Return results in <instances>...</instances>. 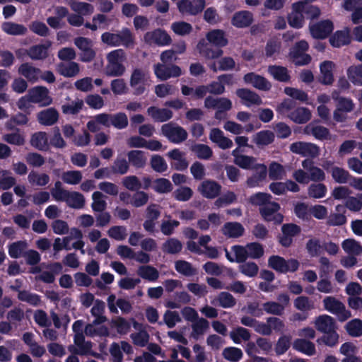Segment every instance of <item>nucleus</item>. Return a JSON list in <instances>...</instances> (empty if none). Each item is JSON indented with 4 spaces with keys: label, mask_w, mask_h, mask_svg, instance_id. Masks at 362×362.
I'll return each mask as SVG.
<instances>
[{
    "label": "nucleus",
    "mask_w": 362,
    "mask_h": 362,
    "mask_svg": "<svg viewBox=\"0 0 362 362\" xmlns=\"http://www.w3.org/2000/svg\"><path fill=\"white\" fill-rule=\"evenodd\" d=\"M144 41L149 45L163 47L170 44L171 37L165 30L156 29L147 32L144 36Z\"/></svg>",
    "instance_id": "nucleus-8"
},
{
    "label": "nucleus",
    "mask_w": 362,
    "mask_h": 362,
    "mask_svg": "<svg viewBox=\"0 0 362 362\" xmlns=\"http://www.w3.org/2000/svg\"><path fill=\"white\" fill-rule=\"evenodd\" d=\"M161 132L170 141L174 144H180L187 138V132L182 127L170 122L161 127Z\"/></svg>",
    "instance_id": "nucleus-6"
},
{
    "label": "nucleus",
    "mask_w": 362,
    "mask_h": 362,
    "mask_svg": "<svg viewBox=\"0 0 362 362\" xmlns=\"http://www.w3.org/2000/svg\"><path fill=\"white\" fill-rule=\"evenodd\" d=\"M293 347L296 351L310 356L316 352L315 344L305 339H296L293 343Z\"/></svg>",
    "instance_id": "nucleus-36"
},
{
    "label": "nucleus",
    "mask_w": 362,
    "mask_h": 362,
    "mask_svg": "<svg viewBox=\"0 0 362 362\" xmlns=\"http://www.w3.org/2000/svg\"><path fill=\"white\" fill-rule=\"evenodd\" d=\"M349 30L346 28L341 31H337L329 39L333 47H339L350 42Z\"/></svg>",
    "instance_id": "nucleus-38"
},
{
    "label": "nucleus",
    "mask_w": 362,
    "mask_h": 362,
    "mask_svg": "<svg viewBox=\"0 0 362 362\" xmlns=\"http://www.w3.org/2000/svg\"><path fill=\"white\" fill-rule=\"evenodd\" d=\"M268 265L274 270L280 273L294 272L299 267V262L295 259L286 260L284 258L273 255L268 259Z\"/></svg>",
    "instance_id": "nucleus-4"
},
{
    "label": "nucleus",
    "mask_w": 362,
    "mask_h": 362,
    "mask_svg": "<svg viewBox=\"0 0 362 362\" xmlns=\"http://www.w3.org/2000/svg\"><path fill=\"white\" fill-rule=\"evenodd\" d=\"M282 236L280 238V243L288 247L292 243L293 238L300 233V228L293 223L284 224L281 228Z\"/></svg>",
    "instance_id": "nucleus-25"
},
{
    "label": "nucleus",
    "mask_w": 362,
    "mask_h": 362,
    "mask_svg": "<svg viewBox=\"0 0 362 362\" xmlns=\"http://www.w3.org/2000/svg\"><path fill=\"white\" fill-rule=\"evenodd\" d=\"M231 251L233 255L226 250V256L231 262H243L248 258L246 246L235 245L232 247Z\"/></svg>",
    "instance_id": "nucleus-33"
},
{
    "label": "nucleus",
    "mask_w": 362,
    "mask_h": 362,
    "mask_svg": "<svg viewBox=\"0 0 362 362\" xmlns=\"http://www.w3.org/2000/svg\"><path fill=\"white\" fill-rule=\"evenodd\" d=\"M333 180L340 184L346 183L350 177L349 173L344 168L334 166L330 170Z\"/></svg>",
    "instance_id": "nucleus-60"
},
{
    "label": "nucleus",
    "mask_w": 362,
    "mask_h": 362,
    "mask_svg": "<svg viewBox=\"0 0 362 362\" xmlns=\"http://www.w3.org/2000/svg\"><path fill=\"white\" fill-rule=\"evenodd\" d=\"M107 60L105 73L107 76H121L124 74L126 69L124 62L126 60V54L124 50L118 49L109 52Z\"/></svg>",
    "instance_id": "nucleus-2"
},
{
    "label": "nucleus",
    "mask_w": 362,
    "mask_h": 362,
    "mask_svg": "<svg viewBox=\"0 0 362 362\" xmlns=\"http://www.w3.org/2000/svg\"><path fill=\"white\" fill-rule=\"evenodd\" d=\"M197 49L201 55L209 59L218 58L223 54V51L220 48L211 47L204 40H201L198 42Z\"/></svg>",
    "instance_id": "nucleus-24"
},
{
    "label": "nucleus",
    "mask_w": 362,
    "mask_h": 362,
    "mask_svg": "<svg viewBox=\"0 0 362 362\" xmlns=\"http://www.w3.org/2000/svg\"><path fill=\"white\" fill-rule=\"evenodd\" d=\"M64 202L69 207L74 209H81L85 204L83 195L77 192H69Z\"/></svg>",
    "instance_id": "nucleus-44"
},
{
    "label": "nucleus",
    "mask_w": 362,
    "mask_h": 362,
    "mask_svg": "<svg viewBox=\"0 0 362 362\" xmlns=\"http://www.w3.org/2000/svg\"><path fill=\"white\" fill-rule=\"evenodd\" d=\"M71 9L81 16H90L94 12V6L88 3L78 0H66Z\"/></svg>",
    "instance_id": "nucleus-31"
},
{
    "label": "nucleus",
    "mask_w": 362,
    "mask_h": 362,
    "mask_svg": "<svg viewBox=\"0 0 362 362\" xmlns=\"http://www.w3.org/2000/svg\"><path fill=\"white\" fill-rule=\"evenodd\" d=\"M327 192V187L322 183L311 184L308 188V194L314 199H321L325 197Z\"/></svg>",
    "instance_id": "nucleus-56"
},
{
    "label": "nucleus",
    "mask_w": 362,
    "mask_h": 362,
    "mask_svg": "<svg viewBox=\"0 0 362 362\" xmlns=\"http://www.w3.org/2000/svg\"><path fill=\"white\" fill-rule=\"evenodd\" d=\"M209 139L216 144L222 149L230 148L233 146V141L229 138L225 136L224 133L218 128H213L209 133Z\"/></svg>",
    "instance_id": "nucleus-21"
},
{
    "label": "nucleus",
    "mask_w": 362,
    "mask_h": 362,
    "mask_svg": "<svg viewBox=\"0 0 362 362\" xmlns=\"http://www.w3.org/2000/svg\"><path fill=\"white\" fill-rule=\"evenodd\" d=\"M147 112L153 120L159 122L168 121L173 117L172 111L166 108L151 107L148 109Z\"/></svg>",
    "instance_id": "nucleus-37"
},
{
    "label": "nucleus",
    "mask_w": 362,
    "mask_h": 362,
    "mask_svg": "<svg viewBox=\"0 0 362 362\" xmlns=\"http://www.w3.org/2000/svg\"><path fill=\"white\" fill-rule=\"evenodd\" d=\"M82 173L79 170H69L62 175V179L64 182L69 185H78L82 180Z\"/></svg>",
    "instance_id": "nucleus-63"
},
{
    "label": "nucleus",
    "mask_w": 362,
    "mask_h": 362,
    "mask_svg": "<svg viewBox=\"0 0 362 362\" xmlns=\"http://www.w3.org/2000/svg\"><path fill=\"white\" fill-rule=\"evenodd\" d=\"M167 156L172 160L171 165L177 170H182L187 168L188 163L185 158V154L179 149L175 148L167 153Z\"/></svg>",
    "instance_id": "nucleus-28"
},
{
    "label": "nucleus",
    "mask_w": 362,
    "mask_h": 362,
    "mask_svg": "<svg viewBox=\"0 0 362 362\" xmlns=\"http://www.w3.org/2000/svg\"><path fill=\"white\" fill-rule=\"evenodd\" d=\"M232 156L234 157V163L240 168L243 169H254L255 174L248 178L247 183L250 187L259 186L267 176V168L264 164L257 163L255 158L252 156L239 154L238 148L232 151Z\"/></svg>",
    "instance_id": "nucleus-1"
},
{
    "label": "nucleus",
    "mask_w": 362,
    "mask_h": 362,
    "mask_svg": "<svg viewBox=\"0 0 362 362\" xmlns=\"http://www.w3.org/2000/svg\"><path fill=\"white\" fill-rule=\"evenodd\" d=\"M50 46L51 43L49 42L45 45L33 46L28 51V54L32 59H45L47 56V49Z\"/></svg>",
    "instance_id": "nucleus-47"
},
{
    "label": "nucleus",
    "mask_w": 362,
    "mask_h": 362,
    "mask_svg": "<svg viewBox=\"0 0 362 362\" xmlns=\"http://www.w3.org/2000/svg\"><path fill=\"white\" fill-rule=\"evenodd\" d=\"M205 4V0H181L177 6L182 14L196 15L202 11Z\"/></svg>",
    "instance_id": "nucleus-13"
},
{
    "label": "nucleus",
    "mask_w": 362,
    "mask_h": 362,
    "mask_svg": "<svg viewBox=\"0 0 362 362\" xmlns=\"http://www.w3.org/2000/svg\"><path fill=\"white\" fill-rule=\"evenodd\" d=\"M16 183V179L11 173L6 170L0 169V189L6 190L11 188Z\"/></svg>",
    "instance_id": "nucleus-59"
},
{
    "label": "nucleus",
    "mask_w": 362,
    "mask_h": 362,
    "mask_svg": "<svg viewBox=\"0 0 362 362\" xmlns=\"http://www.w3.org/2000/svg\"><path fill=\"white\" fill-rule=\"evenodd\" d=\"M290 151L304 157L316 158L320 154V148L315 144L303 141L294 142L290 146Z\"/></svg>",
    "instance_id": "nucleus-9"
},
{
    "label": "nucleus",
    "mask_w": 362,
    "mask_h": 362,
    "mask_svg": "<svg viewBox=\"0 0 362 362\" xmlns=\"http://www.w3.org/2000/svg\"><path fill=\"white\" fill-rule=\"evenodd\" d=\"M84 104L81 99H76L62 106V112L65 115H76L83 108Z\"/></svg>",
    "instance_id": "nucleus-58"
},
{
    "label": "nucleus",
    "mask_w": 362,
    "mask_h": 362,
    "mask_svg": "<svg viewBox=\"0 0 362 362\" xmlns=\"http://www.w3.org/2000/svg\"><path fill=\"white\" fill-rule=\"evenodd\" d=\"M322 303L325 310L337 315L341 322L346 321L351 317V312L346 308L344 304L333 296H326Z\"/></svg>",
    "instance_id": "nucleus-3"
},
{
    "label": "nucleus",
    "mask_w": 362,
    "mask_h": 362,
    "mask_svg": "<svg viewBox=\"0 0 362 362\" xmlns=\"http://www.w3.org/2000/svg\"><path fill=\"white\" fill-rule=\"evenodd\" d=\"M209 322L204 318H198L192 324L191 337L197 339L199 337L203 335L209 329Z\"/></svg>",
    "instance_id": "nucleus-40"
},
{
    "label": "nucleus",
    "mask_w": 362,
    "mask_h": 362,
    "mask_svg": "<svg viewBox=\"0 0 362 362\" xmlns=\"http://www.w3.org/2000/svg\"><path fill=\"white\" fill-rule=\"evenodd\" d=\"M280 206L278 203L269 202L266 206L259 209L260 214L267 221H273L274 223H281L283 221V216L278 213Z\"/></svg>",
    "instance_id": "nucleus-14"
},
{
    "label": "nucleus",
    "mask_w": 362,
    "mask_h": 362,
    "mask_svg": "<svg viewBox=\"0 0 362 362\" xmlns=\"http://www.w3.org/2000/svg\"><path fill=\"white\" fill-rule=\"evenodd\" d=\"M129 162L136 168H143L147 160L144 151L140 150L130 151L127 154Z\"/></svg>",
    "instance_id": "nucleus-45"
},
{
    "label": "nucleus",
    "mask_w": 362,
    "mask_h": 362,
    "mask_svg": "<svg viewBox=\"0 0 362 362\" xmlns=\"http://www.w3.org/2000/svg\"><path fill=\"white\" fill-rule=\"evenodd\" d=\"M302 167L308 173L310 181L322 182L325 180V172L321 168L315 166L313 160L309 159L303 160Z\"/></svg>",
    "instance_id": "nucleus-19"
},
{
    "label": "nucleus",
    "mask_w": 362,
    "mask_h": 362,
    "mask_svg": "<svg viewBox=\"0 0 362 362\" xmlns=\"http://www.w3.org/2000/svg\"><path fill=\"white\" fill-rule=\"evenodd\" d=\"M30 144L35 148L44 151L48 148V139L45 132H39L32 135Z\"/></svg>",
    "instance_id": "nucleus-48"
},
{
    "label": "nucleus",
    "mask_w": 362,
    "mask_h": 362,
    "mask_svg": "<svg viewBox=\"0 0 362 362\" xmlns=\"http://www.w3.org/2000/svg\"><path fill=\"white\" fill-rule=\"evenodd\" d=\"M223 234L229 238H238L243 235L244 228L239 223H226L223 228Z\"/></svg>",
    "instance_id": "nucleus-46"
},
{
    "label": "nucleus",
    "mask_w": 362,
    "mask_h": 362,
    "mask_svg": "<svg viewBox=\"0 0 362 362\" xmlns=\"http://www.w3.org/2000/svg\"><path fill=\"white\" fill-rule=\"evenodd\" d=\"M218 304L224 308H230L236 304L235 298L228 292H221L218 296L211 301L212 304Z\"/></svg>",
    "instance_id": "nucleus-42"
},
{
    "label": "nucleus",
    "mask_w": 362,
    "mask_h": 362,
    "mask_svg": "<svg viewBox=\"0 0 362 362\" xmlns=\"http://www.w3.org/2000/svg\"><path fill=\"white\" fill-rule=\"evenodd\" d=\"M208 42L216 47H224L228 44V40L226 37L224 31L215 29L209 31L206 35Z\"/></svg>",
    "instance_id": "nucleus-34"
},
{
    "label": "nucleus",
    "mask_w": 362,
    "mask_h": 362,
    "mask_svg": "<svg viewBox=\"0 0 362 362\" xmlns=\"http://www.w3.org/2000/svg\"><path fill=\"white\" fill-rule=\"evenodd\" d=\"M105 304L103 301L96 299L90 310L91 315L95 317V323H104L107 318L103 315Z\"/></svg>",
    "instance_id": "nucleus-43"
},
{
    "label": "nucleus",
    "mask_w": 362,
    "mask_h": 362,
    "mask_svg": "<svg viewBox=\"0 0 362 362\" xmlns=\"http://www.w3.org/2000/svg\"><path fill=\"white\" fill-rule=\"evenodd\" d=\"M29 97L33 103L40 106H47L52 103V99L49 95V90L43 86H36L29 90Z\"/></svg>",
    "instance_id": "nucleus-15"
},
{
    "label": "nucleus",
    "mask_w": 362,
    "mask_h": 362,
    "mask_svg": "<svg viewBox=\"0 0 362 362\" xmlns=\"http://www.w3.org/2000/svg\"><path fill=\"white\" fill-rule=\"evenodd\" d=\"M310 34L316 39L326 38L333 30L334 25L330 20H323L309 25Z\"/></svg>",
    "instance_id": "nucleus-12"
},
{
    "label": "nucleus",
    "mask_w": 362,
    "mask_h": 362,
    "mask_svg": "<svg viewBox=\"0 0 362 362\" xmlns=\"http://www.w3.org/2000/svg\"><path fill=\"white\" fill-rule=\"evenodd\" d=\"M175 268L178 273L186 276H190L196 274V269L189 262L185 260L176 261Z\"/></svg>",
    "instance_id": "nucleus-61"
},
{
    "label": "nucleus",
    "mask_w": 362,
    "mask_h": 362,
    "mask_svg": "<svg viewBox=\"0 0 362 362\" xmlns=\"http://www.w3.org/2000/svg\"><path fill=\"white\" fill-rule=\"evenodd\" d=\"M349 79L356 86H362L361 66H351L347 70Z\"/></svg>",
    "instance_id": "nucleus-64"
},
{
    "label": "nucleus",
    "mask_w": 362,
    "mask_h": 362,
    "mask_svg": "<svg viewBox=\"0 0 362 362\" xmlns=\"http://www.w3.org/2000/svg\"><path fill=\"white\" fill-rule=\"evenodd\" d=\"M91 208L93 211L101 212L107 208L106 197L100 191L92 194Z\"/></svg>",
    "instance_id": "nucleus-50"
},
{
    "label": "nucleus",
    "mask_w": 362,
    "mask_h": 362,
    "mask_svg": "<svg viewBox=\"0 0 362 362\" xmlns=\"http://www.w3.org/2000/svg\"><path fill=\"white\" fill-rule=\"evenodd\" d=\"M243 80L246 84L251 85L254 88L264 91H268L272 88V83L264 77L257 74L254 72H250L245 74Z\"/></svg>",
    "instance_id": "nucleus-17"
},
{
    "label": "nucleus",
    "mask_w": 362,
    "mask_h": 362,
    "mask_svg": "<svg viewBox=\"0 0 362 362\" xmlns=\"http://www.w3.org/2000/svg\"><path fill=\"white\" fill-rule=\"evenodd\" d=\"M75 45L81 50L80 59L82 62H89L95 57L93 49V42L86 37H78L74 40Z\"/></svg>",
    "instance_id": "nucleus-11"
},
{
    "label": "nucleus",
    "mask_w": 362,
    "mask_h": 362,
    "mask_svg": "<svg viewBox=\"0 0 362 362\" xmlns=\"http://www.w3.org/2000/svg\"><path fill=\"white\" fill-rule=\"evenodd\" d=\"M148 79L149 76L146 71L139 69L133 71L130 78V86L134 88L135 94L140 95L144 92L146 86L149 85Z\"/></svg>",
    "instance_id": "nucleus-10"
},
{
    "label": "nucleus",
    "mask_w": 362,
    "mask_h": 362,
    "mask_svg": "<svg viewBox=\"0 0 362 362\" xmlns=\"http://www.w3.org/2000/svg\"><path fill=\"white\" fill-rule=\"evenodd\" d=\"M304 133L306 134H312L315 139L318 140H328L331 139L332 136L327 128L309 124L304 128Z\"/></svg>",
    "instance_id": "nucleus-26"
},
{
    "label": "nucleus",
    "mask_w": 362,
    "mask_h": 362,
    "mask_svg": "<svg viewBox=\"0 0 362 362\" xmlns=\"http://www.w3.org/2000/svg\"><path fill=\"white\" fill-rule=\"evenodd\" d=\"M347 333L353 337H358L362 335V320L358 318L353 319L345 325Z\"/></svg>",
    "instance_id": "nucleus-54"
},
{
    "label": "nucleus",
    "mask_w": 362,
    "mask_h": 362,
    "mask_svg": "<svg viewBox=\"0 0 362 362\" xmlns=\"http://www.w3.org/2000/svg\"><path fill=\"white\" fill-rule=\"evenodd\" d=\"M269 74L276 81L288 82L290 80V75L286 68L280 66H269Z\"/></svg>",
    "instance_id": "nucleus-41"
},
{
    "label": "nucleus",
    "mask_w": 362,
    "mask_h": 362,
    "mask_svg": "<svg viewBox=\"0 0 362 362\" xmlns=\"http://www.w3.org/2000/svg\"><path fill=\"white\" fill-rule=\"evenodd\" d=\"M153 71L156 76L160 81L179 77L182 74L181 68L175 64L166 66L164 64L158 63L153 66Z\"/></svg>",
    "instance_id": "nucleus-7"
},
{
    "label": "nucleus",
    "mask_w": 362,
    "mask_h": 362,
    "mask_svg": "<svg viewBox=\"0 0 362 362\" xmlns=\"http://www.w3.org/2000/svg\"><path fill=\"white\" fill-rule=\"evenodd\" d=\"M303 2L298 1L292 4V11L288 16L289 25L295 28H300L304 25Z\"/></svg>",
    "instance_id": "nucleus-16"
},
{
    "label": "nucleus",
    "mask_w": 362,
    "mask_h": 362,
    "mask_svg": "<svg viewBox=\"0 0 362 362\" xmlns=\"http://www.w3.org/2000/svg\"><path fill=\"white\" fill-rule=\"evenodd\" d=\"M344 210L342 205H337L336 206V211L337 213H334L329 215L327 218V223L330 226H341L346 222V218L340 212Z\"/></svg>",
    "instance_id": "nucleus-57"
},
{
    "label": "nucleus",
    "mask_w": 362,
    "mask_h": 362,
    "mask_svg": "<svg viewBox=\"0 0 362 362\" xmlns=\"http://www.w3.org/2000/svg\"><path fill=\"white\" fill-rule=\"evenodd\" d=\"M253 21L252 14L247 11H241L235 13L232 18V25L236 28H246Z\"/></svg>",
    "instance_id": "nucleus-30"
},
{
    "label": "nucleus",
    "mask_w": 362,
    "mask_h": 362,
    "mask_svg": "<svg viewBox=\"0 0 362 362\" xmlns=\"http://www.w3.org/2000/svg\"><path fill=\"white\" fill-rule=\"evenodd\" d=\"M250 332L242 327H238L230 332V337L235 344H240L243 341H246L250 339Z\"/></svg>",
    "instance_id": "nucleus-52"
},
{
    "label": "nucleus",
    "mask_w": 362,
    "mask_h": 362,
    "mask_svg": "<svg viewBox=\"0 0 362 362\" xmlns=\"http://www.w3.org/2000/svg\"><path fill=\"white\" fill-rule=\"evenodd\" d=\"M57 71L64 77L71 78L78 74L80 67L78 64L74 62L60 63L57 65Z\"/></svg>",
    "instance_id": "nucleus-32"
},
{
    "label": "nucleus",
    "mask_w": 362,
    "mask_h": 362,
    "mask_svg": "<svg viewBox=\"0 0 362 362\" xmlns=\"http://www.w3.org/2000/svg\"><path fill=\"white\" fill-rule=\"evenodd\" d=\"M85 333L87 336H105L108 334V329L103 325V323H95V320L92 323L88 324L85 327Z\"/></svg>",
    "instance_id": "nucleus-51"
},
{
    "label": "nucleus",
    "mask_w": 362,
    "mask_h": 362,
    "mask_svg": "<svg viewBox=\"0 0 362 362\" xmlns=\"http://www.w3.org/2000/svg\"><path fill=\"white\" fill-rule=\"evenodd\" d=\"M274 134L269 130L260 131L252 136L253 142L258 146H267L273 142Z\"/></svg>",
    "instance_id": "nucleus-39"
},
{
    "label": "nucleus",
    "mask_w": 362,
    "mask_h": 362,
    "mask_svg": "<svg viewBox=\"0 0 362 362\" xmlns=\"http://www.w3.org/2000/svg\"><path fill=\"white\" fill-rule=\"evenodd\" d=\"M37 117L41 124L51 126L57 122L59 112L56 109L50 107L40 112Z\"/></svg>",
    "instance_id": "nucleus-29"
},
{
    "label": "nucleus",
    "mask_w": 362,
    "mask_h": 362,
    "mask_svg": "<svg viewBox=\"0 0 362 362\" xmlns=\"http://www.w3.org/2000/svg\"><path fill=\"white\" fill-rule=\"evenodd\" d=\"M206 108L216 109L215 118L222 119L224 117V112L229 111L232 108V102L226 98H213L207 97L204 101Z\"/></svg>",
    "instance_id": "nucleus-5"
},
{
    "label": "nucleus",
    "mask_w": 362,
    "mask_h": 362,
    "mask_svg": "<svg viewBox=\"0 0 362 362\" xmlns=\"http://www.w3.org/2000/svg\"><path fill=\"white\" fill-rule=\"evenodd\" d=\"M236 94L247 107H250L253 105H259L262 103V100L259 95L249 89H238Z\"/></svg>",
    "instance_id": "nucleus-20"
},
{
    "label": "nucleus",
    "mask_w": 362,
    "mask_h": 362,
    "mask_svg": "<svg viewBox=\"0 0 362 362\" xmlns=\"http://www.w3.org/2000/svg\"><path fill=\"white\" fill-rule=\"evenodd\" d=\"M311 112L306 107H300L291 111L288 117L297 124H304L311 118Z\"/></svg>",
    "instance_id": "nucleus-35"
},
{
    "label": "nucleus",
    "mask_w": 362,
    "mask_h": 362,
    "mask_svg": "<svg viewBox=\"0 0 362 362\" xmlns=\"http://www.w3.org/2000/svg\"><path fill=\"white\" fill-rule=\"evenodd\" d=\"M2 30L6 33L13 35H23L27 31V28L23 25L11 22H6L3 23Z\"/></svg>",
    "instance_id": "nucleus-62"
},
{
    "label": "nucleus",
    "mask_w": 362,
    "mask_h": 362,
    "mask_svg": "<svg viewBox=\"0 0 362 362\" xmlns=\"http://www.w3.org/2000/svg\"><path fill=\"white\" fill-rule=\"evenodd\" d=\"M137 273L142 279L149 281H155L159 277L158 271L151 266H141L138 269Z\"/></svg>",
    "instance_id": "nucleus-53"
},
{
    "label": "nucleus",
    "mask_w": 362,
    "mask_h": 362,
    "mask_svg": "<svg viewBox=\"0 0 362 362\" xmlns=\"http://www.w3.org/2000/svg\"><path fill=\"white\" fill-rule=\"evenodd\" d=\"M335 64L331 61H325L320 65V82L325 85H331L334 81L333 71Z\"/></svg>",
    "instance_id": "nucleus-23"
},
{
    "label": "nucleus",
    "mask_w": 362,
    "mask_h": 362,
    "mask_svg": "<svg viewBox=\"0 0 362 362\" xmlns=\"http://www.w3.org/2000/svg\"><path fill=\"white\" fill-rule=\"evenodd\" d=\"M341 247L349 255H359L362 253V245L354 239H346L343 241Z\"/></svg>",
    "instance_id": "nucleus-49"
},
{
    "label": "nucleus",
    "mask_w": 362,
    "mask_h": 362,
    "mask_svg": "<svg viewBox=\"0 0 362 362\" xmlns=\"http://www.w3.org/2000/svg\"><path fill=\"white\" fill-rule=\"evenodd\" d=\"M221 186L216 181L206 180L201 182L198 187V191L205 198L214 199L221 192Z\"/></svg>",
    "instance_id": "nucleus-18"
},
{
    "label": "nucleus",
    "mask_w": 362,
    "mask_h": 362,
    "mask_svg": "<svg viewBox=\"0 0 362 362\" xmlns=\"http://www.w3.org/2000/svg\"><path fill=\"white\" fill-rule=\"evenodd\" d=\"M316 329L322 333L336 329V324L334 318L328 315H321L316 317L314 321Z\"/></svg>",
    "instance_id": "nucleus-22"
},
{
    "label": "nucleus",
    "mask_w": 362,
    "mask_h": 362,
    "mask_svg": "<svg viewBox=\"0 0 362 362\" xmlns=\"http://www.w3.org/2000/svg\"><path fill=\"white\" fill-rule=\"evenodd\" d=\"M152 188L157 193L165 194L172 191L173 185L169 180L158 178L153 181Z\"/></svg>",
    "instance_id": "nucleus-55"
},
{
    "label": "nucleus",
    "mask_w": 362,
    "mask_h": 362,
    "mask_svg": "<svg viewBox=\"0 0 362 362\" xmlns=\"http://www.w3.org/2000/svg\"><path fill=\"white\" fill-rule=\"evenodd\" d=\"M40 69L28 63L22 64L18 68V74L31 83L37 82L40 78Z\"/></svg>",
    "instance_id": "nucleus-27"
}]
</instances>
